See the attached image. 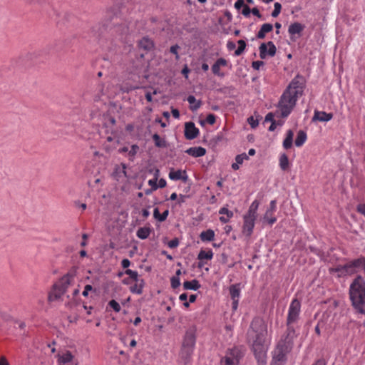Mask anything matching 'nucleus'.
<instances>
[{"mask_svg":"<svg viewBox=\"0 0 365 365\" xmlns=\"http://www.w3.org/2000/svg\"><path fill=\"white\" fill-rule=\"evenodd\" d=\"M304 84L303 77L298 74L283 92L277 105L282 118H287L291 113L299 97L302 95Z\"/></svg>","mask_w":365,"mask_h":365,"instance_id":"nucleus-1","label":"nucleus"},{"mask_svg":"<svg viewBox=\"0 0 365 365\" xmlns=\"http://www.w3.org/2000/svg\"><path fill=\"white\" fill-rule=\"evenodd\" d=\"M349 298L354 309L365 315V280L361 275H357L351 284Z\"/></svg>","mask_w":365,"mask_h":365,"instance_id":"nucleus-2","label":"nucleus"},{"mask_svg":"<svg viewBox=\"0 0 365 365\" xmlns=\"http://www.w3.org/2000/svg\"><path fill=\"white\" fill-rule=\"evenodd\" d=\"M195 343V331L193 329H187L184 335L179 352V362L182 365H191Z\"/></svg>","mask_w":365,"mask_h":365,"instance_id":"nucleus-3","label":"nucleus"},{"mask_svg":"<svg viewBox=\"0 0 365 365\" xmlns=\"http://www.w3.org/2000/svg\"><path fill=\"white\" fill-rule=\"evenodd\" d=\"M73 275H63V277L53 285L52 290L49 292L48 300L53 302L58 300L67 291L72 281Z\"/></svg>","mask_w":365,"mask_h":365,"instance_id":"nucleus-4","label":"nucleus"},{"mask_svg":"<svg viewBox=\"0 0 365 365\" xmlns=\"http://www.w3.org/2000/svg\"><path fill=\"white\" fill-rule=\"evenodd\" d=\"M267 334V327L264 321L260 317L254 318L247 333L249 341L265 339Z\"/></svg>","mask_w":365,"mask_h":365,"instance_id":"nucleus-5","label":"nucleus"},{"mask_svg":"<svg viewBox=\"0 0 365 365\" xmlns=\"http://www.w3.org/2000/svg\"><path fill=\"white\" fill-rule=\"evenodd\" d=\"M110 31L116 39L123 41L129 34V28L127 23L115 16L110 19Z\"/></svg>","mask_w":365,"mask_h":365,"instance_id":"nucleus-6","label":"nucleus"},{"mask_svg":"<svg viewBox=\"0 0 365 365\" xmlns=\"http://www.w3.org/2000/svg\"><path fill=\"white\" fill-rule=\"evenodd\" d=\"M293 346L294 343L291 341L281 338L273 352V360L275 362H285L287 355L292 350Z\"/></svg>","mask_w":365,"mask_h":365,"instance_id":"nucleus-7","label":"nucleus"},{"mask_svg":"<svg viewBox=\"0 0 365 365\" xmlns=\"http://www.w3.org/2000/svg\"><path fill=\"white\" fill-rule=\"evenodd\" d=\"M245 353L240 347L234 346L228 349L225 356L221 357L220 365H239Z\"/></svg>","mask_w":365,"mask_h":365,"instance_id":"nucleus-8","label":"nucleus"},{"mask_svg":"<svg viewBox=\"0 0 365 365\" xmlns=\"http://www.w3.org/2000/svg\"><path fill=\"white\" fill-rule=\"evenodd\" d=\"M123 284L126 285L132 294H142L143 288L145 286V282L142 275H128L122 281Z\"/></svg>","mask_w":365,"mask_h":365,"instance_id":"nucleus-9","label":"nucleus"},{"mask_svg":"<svg viewBox=\"0 0 365 365\" xmlns=\"http://www.w3.org/2000/svg\"><path fill=\"white\" fill-rule=\"evenodd\" d=\"M252 341V350L257 361V365H266L267 348L264 345L265 339H253Z\"/></svg>","mask_w":365,"mask_h":365,"instance_id":"nucleus-10","label":"nucleus"},{"mask_svg":"<svg viewBox=\"0 0 365 365\" xmlns=\"http://www.w3.org/2000/svg\"><path fill=\"white\" fill-rule=\"evenodd\" d=\"M301 304L298 299H294L289 307L286 324H294L299 319Z\"/></svg>","mask_w":365,"mask_h":365,"instance_id":"nucleus-11","label":"nucleus"},{"mask_svg":"<svg viewBox=\"0 0 365 365\" xmlns=\"http://www.w3.org/2000/svg\"><path fill=\"white\" fill-rule=\"evenodd\" d=\"M363 268L365 272V257H361L358 259L349 261L343 266H341V269L338 268L337 271L344 270L348 274H352L356 272V269Z\"/></svg>","mask_w":365,"mask_h":365,"instance_id":"nucleus-12","label":"nucleus"},{"mask_svg":"<svg viewBox=\"0 0 365 365\" xmlns=\"http://www.w3.org/2000/svg\"><path fill=\"white\" fill-rule=\"evenodd\" d=\"M58 365H78L79 361L70 351L58 354Z\"/></svg>","mask_w":365,"mask_h":365,"instance_id":"nucleus-13","label":"nucleus"},{"mask_svg":"<svg viewBox=\"0 0 365 365\" xmlns=\"http://www.w3.org/2000/svg\"><path fill=\"white\" fill-rule=\"evenodd\" d=\"M259 57L262 59L266 58L267 56H274L277 52V48L272 41L262 43L259 46Z\"/></svg>","mask_w":365,"mask_h":365,"instance_id":"nucleus-14","label":"nucleus"},{"mask_svg":"<svg viewBox=\"0 0 365 365\" xmlns=\"http://www.w3.org/2000/svg\"><path fill=\"white\" fill-rule=\"evenodd\" d=\"M256 218L247 215L244 216L243 232L247 237H250L253 232Z\"/></svg>","mask_w":365,"mask_h":365,"instance_id":"nucleus-15","label":"nucleus"},{"mask_svg":"<svg viewBox=\"0 0 365 365\" xmlns=\"http://www.w3.org/2000/svg\"><path fill=\"white\" fill-rule=\"evenodd\" d=\"M199 135V129L195 127V123L190 121L185 124V137L187 140H192Z\"/></svg>","mask_w":365,"mask_h":365,"instance_id":"nucleus-16","label":"nucleus"},{"mask_svg":"<svg viewBox=\"0 0 365 365\" xmlns=\"http://www.w3.org/2000/svg\"><path fill=\"white\" fill-rule=\"evenodd\" d=\"M277 209V201L273 200L270 202L269 207L267 210L264 219L267 221L268 224L272 225L276 221L277 218L273 216L274 212Z\"/></svg>","mask_w":365,"mask_h":365,"instance_id":"nucleus-17","label":"nucleus"},{"mask_svg":"<svg viewBox=\"0 0 365 365\" xmlns=\"http://www.w3.org/2000/svg\"><path fill=\"white\" fill-rule=\"evenodd\" d=\"M332 118L333 114L331 113H327L324 111H319L316 110L312 118V121L328 122L331 120Z\"/></svg>","mask_w":365,"mask_h":365,"instance_id":"nucleus-18","label":"nucleus"},{"mask_svg":"<svg viewBox=\"0 0 365 365\" xmlns=\"http://www.w3.org/2000/svg\"><path fill=\"white\" fill-rule=\"evenodd\" d=\"M304 28V25L299 22H294L293 24H291L288 29V32L291 36V39L294 41L295 39L294 38V36L296 34H297L298 36L299 37Z\"/></svg>","mask_w":365,"mask_h":365,"instance_id":"nucleus-19","label":"nucleus"},{"mask_svg":"<svg viewBox=\"0 0 365 365\" xmlns=\"http://www.w3.org/2000/svg\"><path fill=\"white\" fill-rule=\"evenodd\" d=\"M169 178L173 180H182L186 182L188 179V176L185 170L171 169L169 173Z\"/></svg>","mask_w":365,"mask_h":365,"instance_id":"nucleus-20","label":"nucleus"},{"mask_svg":"<svg viewBox=\"0 0 365 365\" xmlns=\"http://www.w3.org/2000/svg\"><path fill=\"white\" fill-rule=\"evenodd\" d=\"M287 330L284 334L282 336V338L287 339L288 341H291L294 343V339L297 337L298 334L296 331V325L286 324Z\"/></svg>","mask_w":365,"mask_h":365,"instance_id":"nucleus-21","label":"nucleus"},{"mask_svg":"<svg viewBox=\"0 0 365 365\" xmlns=\"http://www.w3.org/2000/svg\"><path fill=\"white\" fill-rule=\"evenodd\" d=\"M227 63L228 62L226 59L223 58H218L212 66V71L213 74L220 77H224L225 74L220 72V67L226 66Z\"/></svg>","mask_w":365,"mask_h":365,"instance_id":"nucleus-22","label":"nucleus"},{"mask_svg":"<svg viewBox=\"0 0 365 365\" xmlns=\"http://www.w3.org/2000/svg\"><path fill=\"white\" fill-rule=\"evenodd\" d=\"M138 46L140 49L148 52L153 48L154 43L148 37H143L138 41Z\"/></svg>","mask_w":365,"mask_h":365,"instance_id":"nucleus-23","label":"nucleus"},{"mask_svg":"<svg viewBox=\"0 0 365 365\" xmlns=\"http://www.w3.org/2000/svg\"><path fill=\"white\" fill-rule=\"evenodd\" d=\"M185 153L192 157H202L205 155L206 150L202 147H191L185 150Z\"/></svg>","mask_w":365,"mask_h":365,"instance_id":"nucleus-24","label":"nucleus"},{"mask_svg":"<svg viewBox=\"0 0 365 365\" xmlns=\"http://www.w3.org/2000/svg\"><path fill=\"white\" fill-rule=\"evenodd\" d=\"M272 29V24L268 23L262 24L259 31L257 34V38L259 39L264 38L266 34L271 32Z\"/></svg>","mask_w":365,"mask_h":365,"instance_id":"nucleus-25","label":"nucleus"},{"mask_svg":"<svg viewBox=\"0 0 365 365\" xmlns=\"http://www.w3.org/2000/svg\"><path fill=\"white\" fill-rule=\"evenodd\" d=\"M213 253L211 250H200L198 254L197 259H199V267H201V262H203L205 260H210L212 258Z\"/></svg>","mask_w":365,"mask_h":365,"instance_id":"nucleus-26","label":"nucleus"},{"mask_svg":"<svg viewBox=\"0 0 365 365\" xmlns=\"http://www.w3.org/2000/svg\"><path fill=\"white\" fill-rule=\"evenodd\" d=\"M219 214L226 215V216H221L220 217V220L222 223L227 222L230 220V219L231 217H232V216H233V212L225 207L220 208V210H219Z\"/></svg>","mask_w":365,"mask_h":365,"instance_id":"nucleus-27","label":"nucleus"},{"mask_svg":"<svg viewBox=\"0 0 365 365\" xmlns=\"http://www.w3.org/2000/svg\"><path fill=\"white\" fill-rule=\"evenodd\" d=\"M200 287L199 282L196 279L191 281H185L183 283V288L186 290H194L196 291Z\"/></svg>","mask_w":365,"mask_h":365,"instance_id":"nucleus-28","label":"nucleus"},{"mask_svg":"<svg viewBox=\"0 0 365 365\" xmlns=\"http://www.w3.org/2000/svg\"><path fill=\"white\" fill-rule=\"evenodd\" d=\"M168 215V210H165L162 214L160 213L159 209L158 207H155L153 210L154 218L160 222L165 221Z\"/></svg>","mask_w":365,"mask_h":365,"instance_id":"nucleus-29","label":"nucleus"},{"mask_svg":"<svg viewBox=\"0 0 365 365\" xmlns=\"http://www.w3.org/2000/svg\"><path fill=\"white\" fill-rule=\"evenodd\" d=\"M200 237L202 242H210L214 240L215 232L212 230L209 229L206 231L202 232L200 233Z\"/></svg>","mask_w":365,"mask_h":365,"instance_id":"nucleus-30","label":"nucleus"},{"mask_svg":"<svg viewBox=\"0 0 365 365\" xmlns=\"http://www.w3.org/2000/svg\"><path fill=\"white\" fill-rule=\"evenodd\" d=\"M229 290L232 299H239L240 295V284H232L230 287Z\"/></svg>","mask_w":365,"mask_h":365,"instance_id":"nucleus-31","label":"nucleus"},{"mask_svg":"<svg viewBox=\"0 0 365 365\" xmlns=\"http://www.w3.org/2000/svg\"><path fill=\"white\" fill-rule=\"evenodd\" d=\"M293 131L292 130H287L286 138L283 141V147L284 149L288 150L291 148L293 143Z\"/></svg>","mask_w":365,"mask_h":365,"instance_id":"nucleus-32","label":"nucleus"},{"mask_svg":"<svg viewBox=\"0 0 365 365\" xmlns=\"http://www.w3.org/2000/svg\"><path fill=\"white\" fill-rule=\"evenodd\" d=\"M307 140V133L304 131L300 130L297 133V138L294 141V144L297 147H301L304 145V143Z\"/></svg>","mask_w":365,"mask_h":365,"instance_id":"nucleus-33","label":"nucleus"},{"mask_svg":"<svg viewBox=\"0 0 365 365\" xmlns=\"http://www.w3.org/2000/svg\"><path fill=\"white\" fill-rule=\"evenodd\" d=\"M151 232V229L150 227H140L136 232V235L138 238L141 240L147 239Z\"/></svg>","mask_w":365,"mask_h":365,"instance_id":"nucleus-34","label":"nucleus"},{"mask_svg":"<svg viewBox=\"0 0 365 365\" xmlns=\"http://www.w3.org/2000/svg\"><path fill=\"white\" fill-rule=\"evenodd\" d=\"M187 100L190 104V108L192 111L197 110L201 106V101H197L194 96H189Z\"/></svg>","mask_w":365,"mask_h":365,"instance_id":"nucleus-35","label":"nucleus"},{"mask_svg":"<svg viewBox=\"0 0 365 365\" xmlns=\"http://www.w3.org/2000/svg\"><path fill=\"white\" fill-rule=\"evenodd\" d=\"M152 138L156 147L160 148H164L167 147V142L165 139H162L158 134H153Z\"/></svg>","mask_w":365,"mask_h":365,"instance_id":"nucleus-36","label":"nucleus"},{"mask_svg":"<svg viewBox=\"0 0 365 365\" xmlns=\"http://www.w3.org/2000/svg\"><path fill=\"white\" fill-rule=\"evenodd\" d=\"M259 202L258 200H254L250 205L249 210L246 215L257 217V211L259 207Z\"/></svg>","mask_w":365,"mask_h":365,"instance_id":"nucleus-37","label":"nucleus"},{"mask_svg":"<svg viewBox=\"0 0 365 365\" xmlns=\"http://www.w3.org/2000/svg\"><path fill=\"white\" fill-rule=\"evenodd\" d=\"M289 165V163L288 156L285 153L282 154L279 157L280 168L282 170L285 171V170H288Z\"/></svg>","mask_w":365,"mask_h":365,"instance_id":"nucleus-38","label":"nucleus"},{"mask_svg":"<svg viewBox=\"0 0 365 365\" xmlns=\"http://www.w3.org/2000/svg\"><path fill=\"white\" fill-rule=\"evenodd\" d=\"M237 43H238V48L235 51V55L236 56H240L244 52V51L246 48V42L244 40H242V39L239 40L237 41Z\"/></svg>","mask_w":365,"mask_h":365,"instance_id":"nucleus-39","label":"nucleus"},{"mask_svg":"<svg viewBox=\"0 0 365 365\" xmlns=\"http://www.w3.org/2000/svg\"><path fill=\"white\" fill-rule=\"evenodd\" d=\"M139 150V146L136 144H134L131 146L130 150H128V156L130 160H133L135 155Z\"/></svg>","mask_w":365,"mask_h":365,"instance_id":"nucleus-40","label":"nucleus"},{"mask_svg":"<svg viewBox=\"0 0 365 365\" xmlns=\"http://www.w3.org/2000/svg\"><path fill=\"white\" fill-rule=\"evenodd\" d=\"M108 306L112 308L115 312H119L121 309L120 304L115 299H111L108 302Z\"/></svg>","mask_w":365,"mask_h":365,"instance_id":"nucleus-41","label":"nucleus"},{"mask_svg":"<svg viewBox=\"0 0 365 365\" xmlns=\"http://www.w3.org/2000/svg\"><path fill=\"white\" fill-rule=\"evenodd\" d=\"M171 287L173 289H176L180 285V280L179 275H173L170 279Z\"/></svg>","mask_w":365,"mask_h":365,"instance_id":"nucleus-42","label":"nucleus"},{"mask_svg":"<svg viewBox=\"0 0 365 365\" xmlns=\"http://www.w3.org/2000/svg\"><path fill=\"white\" fill-rule=\"evenodd\" d=\"M282 5L279 2L274 3V9L272 12V16L276 18L281 12Z\"/></svg>","mask_w":365,"mask_h":365,"instance_id":"nucleus-43","label":"nucleus"},{"mask_svg":"<svg viewBox=\"0 0 365 365\" xmlns=\"http://www.w3.org/2000/svg\"><path fill=\"white\" fill-rule=\"evenodd\" d=\"M249 157L246 153H242L240 155H236L235 157V162L240 165L243 163V161L245 160H248Z\"/></svg>","mask_w":365,"mask_h":365,"instance_id":"nucleus-44","label":"nucleus"},{"mask_svg":"<svg viewBox=\"0 0 365 365\" xmlns=\"http://www.w3.org/2000/svg\"><path fill=\"white\" fill-rule=\"evenodd\" d=\"M247 121L252 128H256L259 124L258 120L255 119L253 116L248 118Z\"/></svg>","mask_w":365,"mask_h":365,"instance_id":"nucleus-45","label":"nucleus"},{"mask_svg":"<svg viewBox=\"0 0 365 365\" xmlns=\"http://www.w3.org/2000/svg\"><path fill=\"white\" fill-rule=\"evenodd\" d=\"M215 121H216V116L214 114L210 113L207 115L206 122L207 123H209L210 125H213V124H215Z\"/></svg>","mask_w":365,"mask_h":365,"instance_id":"nucleus-46","label":"nucleus"},{"mask_svg":"<svg viewBox=\"0 0 365 365\" xmlns=\"http://www.w3.org/2000/svg\"><path fill=\"white\" fill-rule=\"evenodd\" d=\"M356 211L365 217V203H359L357 205Z\"/></svg>","mask_w":365,"mask_h":365,"instance_id":"nucleus-47","label":"nucleus"},{"mask_svg":"<svg viewBox=\"0 0 365 365\" xmlns=\"http://www.w3.org/2000/svg\"><path fill=\"white\" fill-rule=\"evenodd\" d=\"M179 48H180V47H179V46L178 44L172 46L170 47V53H172L175 55L176 59L179 58V55H178V51Z\"/></svg>","mask_w":365,"mask_h":365,"instance_id":"nucleus-48","label":"nucleus"},{"mask_svg":"<svg viewBox=\"0 0 365 365\" xmlns=\"http://www.w3.org/2000/svg\"><path fill=\"white\" fill-rule=\"evenodd\" d=\"M178 245H179V240L177 238H175V239L169 241L168 244V247L172 249L177 247L178 246Z\"/></svg>","mask_w":365,"mask_h":365,"instance_id":"nucleus-49","label":"nucleus"},{"mask_svg":"<svg viewBox=\"0 0 365 365\" xmlns=\"http://www.w3.org/2000/svg\"><path fill=\"white\" fill-rule=\"evenodd\" d=\"M250 13H251V9L247 5L245 4L242 7V14L243 16H245V17H247L250 16Z\"/></svg>","mask_w":365,"mask_h":365,"instance_id":"nucleus-50","label":"nucleus"},{"mask_svg":"<svg viewBox=\"0 0 365 365\" xmlns=\"http://www.w3.org/2000/svg\"><path fill=\"white\" fill-rule=\"evenodd\" d=\"M264 64V63L262 61H256L252 62V67L255 70H259V68Z\"/></svg>","mask_w":365,"mask_h":365,"instance_id":"nucleus-51","label":"nucleus"},{"mask_svg":"<svg viewBox=\"0 0 365 365\" xmlns=\"http://www.w3.org/2000/svg\"><path fill=\"white\" fill-rule=\"evenodd\" d=\"M156 178H153L148 180V185L151 186V188L153 190H157L158 188V184H157Z\"/></svg>","mask_w":365,"mask_h":365,"instance_id":"nucleus-52","label":"nucleus"},{"mask_svg":"<svg viewBox=\"0 0 365 365\" xmlns=\"http://www.w3.org/2000/svg\"><path fill=\"white\" fill-rule=\"evenodd\" d=\"M245 1L244 0H237V1L235 4V8L237 10H240L241 8H242L245 6Z\"/></svg>","mask_w":365,"mask_h":365,"instance_id":"nucleus-53","label":"nucleus"},{"mask_svg":"<svg viewBox=\"0 0 365 365\" xmlns=\"http://www.w3.org/2000/svg\"><path fill=\"white\" fill-rule=\"evenodd\" d=\"M276 121L274 118V114L272 113H269L266 115L264 118V122H274Z\"/></svg>","mask_w":365,"mask_h":365,"instance_id":"nucleus-54","label":"nucleus"},{"mask_svg":"<svg viewBox=\"0 0 365 365\" xmlns=\"http://www.w3.org/2000/svg\"><path fill=\"white\" fill-rule=\"evenodd\" d=\"M93 289V287L91 284H86L84 287V290L82 293V294L84 297H87L88 295V292L91 291Z\"/></svg>","mask_w":365,"mask_h":365,"instance_id":"nucleus-55","label":"nucleus"},{"mask_svg":"<svg viewBox=\"0 0 365 365\" xmlns=\"http://www.w3.org/2000/svg\"><path fill=\"white\" fill-rule=\"evenodd\" d=\"M251 13H252L253 15L256 16L258 18L262 17V15L259 11V9L256 7L251 9Z\"/></svg>","mask_w":365,"mask_h":365,"instance_id":"nucleus-56","label":"nucleus"},{"mask_svg":"<svg viewBox=\"0 0 365 365\" xmlns=\"http://www.w3.org/2000/svg\"><path fill=\"white\" fill-rule=\"evenodd\" d=\"M236 45L233 41H228L227 43V48L229 51H232L235 48Z\"/></svg>","mask_w":365,"mask_h":365,"instance_id":"nucleus-57","label":"nucleus"},{"mask_svg":"<svg viewBox=\"0 0 365 365\" xmlns=\"http://www.w3.org/2000/svg\"><path fill=\"white\" fill-rule=\"evenodd\" d=\"M130 262L128 259H123L121 262V265L123 268H127L130 266Z\"/></svg>","mask_w":365,"mask_h":365,"instance_id":"nucleus-58","label":"nucleus"},{"mask_svg":"<svg viewBox=\"0 0 365 365\" xmlns=\"http://www.w3.org/2000/svg\"><path fill=\"white\" fill-rule=\"evenodd\" d=\"M190 72V69L188 67L185 65V67L182 70V74L185 76V78H188V73Z\"/></svg>","mask_w":365,"mask_h":365,"instance_id":"nucleus-59","label":"nucleus"},{"mask_svg":"<svg viewBox=\"0 0 365 365\" xmlns=\"http://www.w3.org/2000/svg\"><path fill=\"white\" fill-rule=\"evenodd\" d=\"M187 198L186 195H180L179 198L178 200V203L179 205H181L182 203L185 202V199Z\"/></svg>","mask_w":365,"mask_h":365,"instance_id":"nucleus-60","label":"nucleus"},{"mask_svg":"<svg viewBox=\"0 0 365 365\" xmlns=\"http://www.w3.org/2000/svg\"><path fill=\"white\" fill-rule=\"evenodd\" d=\"M171 113L175 118H178L180 117V112L178 109L172 108Z\"/></svg>","mask_w":365,"mask_h":365,"instance_id":"nucleus-61","label":"nucleus"},{"mask_svg":"<svg viewBox=\"0 0 365 365\" xmlns=\"http://www.w3.org/2000/svg\"><path fill=\"white\" fill-rule=\"evenodd\" d=\"M158 186L160 188L165 187L166 186V180L163 178L160 179Z\"/></svg>","mask_w":365,"mask_h":365,"instance_id":"nucleus-62","label":"nucleus"},{"mask_svg":"<svg viewBox=\"0 0 365 365\" xmlns=\"http://www.w3.org/2000/svg\"><path fill=\"white\" fill-rule=\"evenodd\" d=\"M312 365H326V362L324 359H319L317 360Z\"/></svg>","mask_w":365,"mask_h":365,"instance_id":"nucleus-63","label":"nucleus"},{"mask_svg":"<svg viewBox=\"0 0 365 365\" xmlns=\"http://www.w3.org/2000/svg\"><path fill=\"white\" fill-rule=\"evenodd\" d=\"M0 365H9L8 361L4 356H2L0 359Z\"/></svg>","mask_w":365,"mask_h":365,"instance_id":"nucleus-64","label":"nucleus"}]
</instances>
